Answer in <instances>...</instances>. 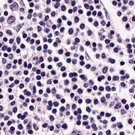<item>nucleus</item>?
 I'll return each instance as SVG.
<instances>
[{
	"mask_svg": "<svg viewBox=\"0 0 135 135\" xmlns=\"http://www.w3.org/2000/svg\"><path fill=\"white\" fill-rule=\"evenodd\" d=\"M119 79V76H114L113 78V80L114 81L117 80Z\"/></svg>",
	"mask_w": 135,
	"mask_h": 135,
	"instance_id": "14",
	"label": "nucleus"
},
{
	"mask_svg": "<svg viewBox=\"0 0 135 135\" xmlns=\"http://www.w3.org/2000/svg\"><path fill=\"white\" fill-rule=\"evenodd\" d=\"M80 77L82 79L84 80L85 81H87V78H85V76L84 75H81L80 76Z\"/></svg>",
	"mask_w": 135,
	"mask_h": 135,
	"instance_id": "10",
	"label": "nucleus"
},
{
	"mask_svg": "<svg viewBox=\"0 0 135 135\" xmlns=\"http://www.w3.org/2000/svg\"><path fill=\"white\" fill-rule=\"evenodd\" d=\"M18 7V4L16 2L13 3V4L10 5V8L12 10L14 11L16 9V8H17Z\"/></svg>",
	"mask_w": 135,
	"mask_h": 135,
	"instance_id": "1",
	"label": "nucleus"
},
{
	"mask_svg": "<svg viewBox=\"0 0 135 135\" xmlns=\"http://www.w3.org/2000/svg\"><path fill=\"white\" fill-rule=\"evenodd\" d=\"M15 20V18L14 16H12L8 17L7 20L8 23L9 24L12 22H14Z\"/></svg>",
	"mask_w": 135,
	"mask_h": 135,
	"instance_id": "2",
	"label": "nucleus"
},
{
	"mask_svg": "<svg viewBox=\"0 0 135 135\" xmlns=\"http://www.w3.org/2000/svg\"><path fill=\"white\" fill-rule=\"evenodd\" d=\"M24 23H23L21 24H18L16 26V31L18 32L20 29L23 26Z\"/></svg>",
	"mask_w": 135,
	"mask_h": 135,
	"instance_id": "3",
	"label": "nucleus"
},
{
	"mask_svg": "<svg viewBox=\"0 0 135 135\" xmlns=\"http://www.w3.org/2000/svg\"><path fill=\"white\" fill-rule=\"evenodd\" d=\"M56 90L55 89V88H53L51 90V94H54V93L56 92Z\"/></svg>",
	"mask_w": 135,
	"mask_h": 135,
	"instance_id": "29",
	"label": "nucleus"
},
{
	"mask_svg": "<svg viewBox=\"0 0 135 135\" xmlns=\"http://www.w3.org/2000/svg\"><path fill=\"white\" fill-rule=\"evenodd\" d=\"M48 103L49 105H48L51 106V107L52 106V102L50 100L48 102Z\"/></svg>",
	"mask_w": 135,
	"mask_h": 135,
	"instance_id": "49",
	"label": "nucleus"
},
{
	"mask_svg": "<svg viewBox=\"0 0 135 135\" xmlns=\"http://www.w3.org/2000/svg\"><path fill=\"white\" fill-rule=\"evenodd\" d=\"M27 113L26 112H24L23 113V114L22 116V117L21 118V119L22 120H23L26 117V116L27 115Z\"/></svg>",
	"mask_w": 135,
	"mask_h": 135,
	"instance_id": "9",
	"label": "nucleus"
},
{
	"mask_svg": "<svg viewBox=\"0 0 135 135\" xmlns=\"http://www.w3.org/2000/svg\"><path fill=\"white\" fill-rule=\"evenodd\" d=\"M33 127L34 128V129L36 131L38 129V127L36 126V124H33Z\"/></svg>",
	"mask_w": 135,
	"mask_h": 135,
	"instance_id": "30",
	"label": "nucleus"
},
{
	"mask_svg": "<svg viewBox=\"0 0 135 135\" xmlns=\"http://www.w3.org/2000/svg\"><path fill=\"white\" fill-rule=\"evenodd\" d=\"M18 127L19 129H21L22 128L23 126L22 124H19L18 125Z\"/></svg>",
	"mask_w": 135,
	"mask_h": 135,
	"instance_id": "44",
	"label": "nucleus"
},
{
	"mask_svg": "<svg viewBox=\"0 0 135 135\" xmlns=\"http://www.w3.org/2000/svg\"><path fill=\"white\" fill-rule=\"evenodd\" d=\"M102 15V12L101 11H99L98 12V16L100 17V18L102 19L103 18V17L102 16H101Z\"/></svg>",
	"mask_w": 135,
	"mask_h": 135,
	"instance_id": "15",
	"label": "nucleus"
},
{
	"mask_svg": "<svg viewBox=\"0 0 135 135\" xmlns=\"http://www.w3.org/2000/svg\"><path fill=\"white\" fill-rule=\"evenodd\" d=\"M106 99L104 97H103L102 98L101 100L102 103H104Z\"/></svg>",
	"mask_w": 135,
	"mask_h": 135,
	"instance_id": "32",
	"label": "nucleus"
},
{
	"mask_svg": "<svg viewBox=\"0 0 135 135\" xmlns=\"http://www.w3.org/2000/svg\"><path fill=\"white\" fill-rule=\"evenodd\" d=\"M92 127L93 128L94 131H97L98 129V128L96 127V125L95 124H93L92 125Z\"/></svg>",
	"mask_w": 135,
	"mask_h": 135,
	"instance_id": "11",
	"label": "nucleus"
},
{
	"mask_svg": "<svg viewBox=\"0 0 135 135\" xmlns=\"http://www.w3.org/2000/svg\"><path fill=\"white\" fill-rule=\"evenodd\" d=\"M38 32H40L41 30V27L39 26L37 27Z\"/></svg>",
	"mask_w": 135,
	"mask_h": 135,
	"instance_id": "58",
	"label": "nucleus"
},
{
	"mask_svg": "<svg viewBox=\"0 0 135 135\" xmlns=\"http://www.w3.org/2000/svg\"><path fill=\"white\" fill-rule=\"evenodd\" d=\"M105 42L106 44H109L110 42V40L108 39H106L105 40Z\"/></svg>",
	"mask_w": 135,
	"mask_h": 135,
	"instance_id": "61",
	"label": "nucleus"
},
{
	"mask_svg": "<svg viewBox=\"0 0 135 135\" xmlns=\"http://www.w3.org/2000/svg\"><path fill=\"white\" fill-rule=\"evenodd\" d=\"M44 30L45 32H46V33H48L50 31L49 29L46 28H45Z\"/></svg>",
	"mask_w": 135,
	"mask_h": 135,
	"instance_id": "33",
	"label": "nucleus"
},
{
	"mask_svg": "<svg viewBox=\"0 0 135 135\" xmlns=\"http://www.w3.org/2000/svg\"><path fill=\"white\" fill-rule=\"evenodd\" d=\"M98 100L97 99H95L94 101V104L95 105L97 104L98 103Z\"/></svg>",
	"mask_w": 135,
	"mask_h": 135,
	"instance_id": "64",
	"label": "nucleus"
},
{
	"mask_svg": "<svg viewBox=\"0 0 135 135\" xmlns=\"http://www.w3.org/2000/svg\"><path fill=\"white\" fill-rule=\"evenodd\" d=\"M17 107H15L13 108L12 111L13 113H16L17 112Z\"/></svg>",
	"mask_w": 135,
	"mask_h": 135,
	"instance_id": "38",
	"label": "nucleus"
},
{
	"mask_svg": "<svg viewBox=\"0 0 135 135\" xmlns=\"http://www.w3.org/2000/svg\"><path fill=\"white\" fill-rule=\"evenodd\" d=\"M133 122V120L132 119H129L128 120V123L129 124H132Z\"/></svg>",
	"mask_w": 135,
	"mask_h": 135,
	"instance_id": "36",
	"label": "nucleus"
},
{
	"mask_svg": "<svg viewBox=\"0 0 135 135\" xmlns=\"http://www.w3.org/2000/svg\"><path fill=\"white\" fill-rule=\"evenodd\" d=\"M108 62H110L112 64H113L115 63V60L114 59H112L111 58H109L108 59Z\"/></svg>",
	"mask_w": 135,
	"mask_h": 135,
	"instance_id": "5",
	"label": "nucleus"
},
{
	"mask_svg": "<svg viewBox=\"0 0 135 135\" xmlns=\"http://www.w3.org/2000/svg\"><path fill=\"white\" fill-rule=\"evenodd\" d=\"M64 107H62L60 108V111L61 112H64Z\"/></svg>",
	"mask_w": 135,
	"mask_h": 135,
	"instance_id": "53",
	"label": "nucleus"
},
{
	"mask_svg": "<svg viewBox=\"0 0 135 135\" xmlns=\"http://www.w3.org/2000/svg\"><path fill=\"white\" fill-rule=\"evenodd\" d=\"M87 32L88 35L89 36H91L92 34V31L90 30L88 31Z\"/></svg>",
	"mask_w": 135,
	"mask_h": 135,
	"instance_id": "25",
	"label": "nucleus"
},
{
	"mask_svg": "<svg viewBox=\"0 0 135 135\" xmlns=\"http://www.w3.org/2000/svg\"><path fill=\"white\" fill-rule=\"evenodd\" d=\"M33 92V93H35L36 92V87L35 86H33L32 88Z\"/></svg>",
	"mask_w": 135,
	"mask_h": 135,
	"instance_id": "35",
	"label": "nucleus"
},
{
	"mask_svg": "<svg viewBox=\"0 0 135 135\" xmlns=\"http://www.w3.org/2000/svg\"><path fill=\"white\" fill-rule=\"evenodd\" d=\"M14 41V39L13 38H11L9 40V42L10 44H12Z\"/></svg>",
	"mask_w": 135,
	"mask_h": 135,
	"instance_id": "55",
	"label": "nucleus"
},
{
	"mask_svg": "<svg viewBox=\"0 0 135 135\" xmlns=\"http://www.w3.org/2000/svg\"><path fill=\"white\" fill-rule=\"evenodd\" d=\"M91 100L90 99H87L86 100V102L88 104H89L91 102Z\"/></svg>",
	"mask_w": 135,
	"mask_h": 135,
	"instance_id": "39",
	"label": "nucleus"
},
{
	"mask_svg": "<svg viewBox=\"0 0 135 135\" xmlns=\"http://www.w3.org/2000/svg\"><path fill=\"white\" fill-rule=\"evenodd\" d=\"M94 25L95 26H98V23L97 21H96L94 22Z\"/></svg>",
	"mask_w": 135,
	"mask_h": 135,
	"instance_id": "60",
	"label": "nucleus"
},
{
	"mask_svg": "<svg viewBox=\"0 0 135 135\" xmlns=\"http://www.w3.org/2000/svg\"><path fill=\"white\" fill-rule=\"evenodd\" d=\"M22 37L23 38H25L27 37V35L26 34L24 33V31L22 32Z\"/></svg>",
	"mask_w": 135,
	"mask_h": 135,
	"instance_id": "24",
	"label": "nucleus"
},
{
	"mask_svg": "<svg viewBox=\"0 0 135 135\" xmlns=\"http://www.w3.org/2000/svg\"><path fill=\"white\" fill-rule=\"evenodd\" d=\"M39 24L41 26H45V23L43 22L42 21H40L39 22Z\"/></svg>",
	"mask_w": 135,
	"mask_h": 135,
	"instance_id": "48",
	"label": "nucleus"
},
{
	"mask_svg": "<svg viewBox=\"0 0 135 135\" xmlns=\"http://www.w3.org/2000/svg\"><path fill=\"white\" fill-rule=\"evenodd\" d=\"M111 132L110 130H108L107 131L106 133L107 135H110L111 134Z\"/></svg>",
	"mask_w": 135,
	"mask_h": 135,
	"instance_id": "46",
	"label": "nucleus"
},
{
	"mask_svg": "<svg viewBox=\"0 0 135 135\" xmlns=\"http://www.w3.org/2000/svg\"><path fill=\"white\" fill-rule=\"evenodd\" d=\"M6 33L7 34L10 35H12V34L11 31L10 30H8L6 31Z\"/></svg>",
	"mask_w": 135,
	"mask_h": 135,
	"instance_id": "21",
	"label": "nucleus"
},
{
	"mask_svg": "<svg viewBox=\"0 0 135 135\" xmlns=\"http://www.w3.org/2000/svg\"><path fill=\"white\" fill-rule=\"evenodd\" d=\"M49 19V16L48 15L46 16L45 18V19L44 20V22H46V21H47Z\"/></svg>",
	"mask_w": 135,
	"mask_h": 135,
	"instance_id": "43",
	"label": "nucleus"
},
{
	"mask_svg": "<svg viewBox=\"0 0 135 135\" xmlns=\"http://www.w3.org/2000/svg\"><path fill=\"white\" fill-rule=\"evenodd\" d=\"M58 52L59 54H61L63 53V50L61 49L59 50L58 51Z\"/></svg>",
	"mask_w": 135,
	"mask_h": 135,
	"instance_id": "52",
	"label": "nucleus"
},
{
	"mask_svg": "<svg viewBox=\"0 0 135 135\" xmlns=\"http://www.w3.org/2000/svg\"><path fill=\"white\" fill-rule=\"evenodd\" d=\"M67 24L69 26H71L72 25V22L70 21H68L67 22Z\"/></svg>",
	"mask_w": 135,
	"mask_h": 135,
	"instance_id": "63",
	"label": "nucleus"
},
{
	"mask_svg": "<svg viewBox=\"0 0 135 135\" xmlns=\"http://www.w3.org/2000/svg\"><path fill=\"white\" fill-rule=\"evenodd\" d=\"M7 46L6 45H4L2 47V50L3 51H4L7 49Z\"/></svg>",
	"mask_w": 135,
	"mask_h": 135,
	"instance_id": "19",
	"label": "nucleus"
},
{
	"mask_svg": "<svg viewBox=\"0 0 135 135\" xmlns=\"http://www.w3.org/2000/svg\"><path fill=\"white\" fill-rule=\"evenodd\" d=\"M66 68L64 66L62 67L61 68L60 70L61 71H65L66 70Z\"/></svg>",
	"mask_w": 135,
	"mask_h": 135,
	"instance_id": "56",
	"label": "nucleus"
},
{
	"mask_svg": "<svg viewBox=\"0 0 135 135\" xmlns=\"http://www.w3.org/2000/svg\"><path fill=\"white\" fill-rule=\"evenodd\" d=\"M78 93L79 94H81L83 92V90L81 88H79L78 90Z\"/></svg>",
	"mask_w": 135,
	"mask_h": 135,
	"instance_id": "18",
	"label": "nucleus"
},
{
	"mask_svg": "<svg viewBox=\"0 0 135 135\" xmlns=\"http://www.w3.org/2000/svg\"><path fill=\"white\" fill-rule=\"evenodd\" d=\"M88 118V116L86 115H84L83 117V120H86Z\"/></svg>",
	"mask_w": 135,
	"mask_h": 135,
	"instance_id": "42",
	"label": "nucleus"
},
{
	"mask_svg": "<svg viewBox=\"0 0 135 135\" xmlns=\"http://www.w3.org/2000/svg\"><path fill=\"white\" fill-rule=\"evenodd\" d=\"M85 27V25L84 24H81L80 25V28L81 29H84Z\"/></svg>",
	"mask_w": 135,
	"mask_h": 135,
	"instance_id": "50",
	"label": "nucleus"
},
{
	"mask_svg": "<svg viewBox=\"0 0 135 135\" xmlns=\"http://www.w3.org/2000/svg\"><path fill=\"white\" fill-rule=\"evenodd\" d=\"M72 81L73 82H75L77 81V79L76 78H74L72 79Z\"/></svg>",
	"mask_w": 135,
	"mask_h": 135,
	"instance_id": "62",
	"label": "nucleus"
},
{
	"mask_svg": "<svg viewBox=\"0 0 135 135\" xmlns=\"http://www.w3.org/2000/svg\"><path fill=\"white\" fill-rule=\"evenodd\" d=\"M61 10L62 11H64L66 9V7L64 5H63L61 7Z\"/></svg>",
	"mask_w": 135,
	"mask_h": 135,
	"instance_id": "28",
	"label": "nucleus"
},
{
	"mask_svg": "<svg viewBox=\"0 0 135 135\" xmlns=\"http://www.w3.org/2000/svg\"><path fill=\"white\" fill-rule=\"evenodd\" d=\"M79 17L77 16L75 17L74 21L76 23H78L79 21Z\"/></svg>",
	"mask_w": 135,
	"mask_h": 135,
	"instance_id": "16",
	"label": "nucleus"
},
{
	"mask_svg": "<svg viewBox=\"0 0 135 135\" xmlns=\"http://www.w3.org/2000/svg\"><path fill=\"white\" fill-rule=\"evenodd\" d=\"M16 42L18 44H19L20 43V38L19 37H17L16 38Z\"/></svg>",
	"mask_w": 135,
	"mask_h": 135,
	"instance_id": "22",
	"label": "nucleus"
},
{
	"mask_svg": "<svg viewBox=\"0 0 135 135\" xmlns=\"http://www.w3.org/2000/svg\"><path fill=\"white\" fill-rule=\"evenodd\" d=\"M60 4L59 3H57L55 4L54 5V7L55 8H57L60 6Z\"/></svg>",
	"mask_w": 135,
	"mask_h": 135,
	"instance_id": "20",
	"label": "nucleus"
},
{
	"mask_svg": "<svg viewBox=\"0 0 135 135\" xmlns=\"http://www.w3.org/2000/svg\"><path fill=\"white\" fill-rule=\"evenodd\" d=\"M121 107V103L119 102H118L115 105L114 108L115 109H118L120 108Z\"/></svg>",
	"mask_w": 135,
	"mask_h": 135,
	"instance_id": "4",
	"label": "nucleus"
},
{
	"mask_svg": "<svg viewBox=\"0 0 135 135\" xmlns=\"http://www.w3.org/2000/svg\"><path fill=\"white\" fill-rule=\"evenodd\" d=\"M31 123L30 122H29L26 126V128L27 129H30L31 128Z\"/></svg>",
	"mask_w": 135,
	"mask_h": 135,
	"instance_id": "6",
	"label": "nucleus"
},
{
	"mask_svg": "<svg viewBox=\"0 0 135 135\" xmlns=\"http://www.w3.org/2000/svg\"><path fill=\"white\" fill-rule=\"evenodd\" d=\"M24 94L28 96H30L31 95L29 91H27L26 89H25L24 91Z\"/></svg>",
	"mask_w": 135,
	"mask_h": 135,
	"instance_id": "7",
	"label": "nucleus"
},
{
	"mask_svg": "<svg viewBox=\"0 0 135 135\" xmlns=\"http://www.w3.org/2000/svg\"><path fill=\"white\" fill-rule=\"evenodd\" d=\"M89 85H93L94 84V82L92 80H90L89 81Z\"/></svg>",
	"mask_w": 135,
	"mask_h": 135,
	"instance_id": "45",
	"label": "nucleus"
},
{
	"mask_svg": "<svg viewBox=\"0 0 135 135\" xmlns=\"http://www.w3.org/2000/svg\"><path fill=\"white\" fill-rule=\"evenodd\" d=\"M91 67V65L90 64H88L86 66V69H90Z\"/></svg>",
	"mask_w": 135,
	"mask_h": 135,
	"instance_id": "59",
	"label": "nucleus"
},
{
	"mask_svg": "<svg viewBox=\"0 0 135 135\" xmlns=\"http://www.w3.org/2000/svg\"><path fill=\"white\" fill-rule=\"evenodd\" d=\"M98 46L100 50H102V45L101 44H99L98 45Z\"/></svg>",
	"mask_w": 135,
	"mask_h": 135,
	"instance_id": "37",
	"label": "nucleus"
},
{
	"mask_svg": "<svg viewBox=\"0 0 135 135\" xmlns=\"http://www.w3.org/2000/svg\"><path fill=\"white\" fill-rule=\"evenodd\" d=\"M37 85L39 87H41L42 85V84L40 81H38L37 82Z\"/></svg>",
	"mask_w": 135,
	"mask_h": 135,
	"instance_id": "51",
	"label": "nucleus"
},
{
	"mask_svg": "<svg viewBox=\"0 0 135 135\" xmlns=\"http://www.w3.org/2000/svg\"><path fill=\"white\" fill-rule=\"evenodd\" d=\"M77 60L76 59H73L72 60V63L74 64H75L77 62Z\"/></svg>",
	"mask_w": 135,
	"mask_h": 135,
	"instance_id": "54",
	"label": "nucleus"
},
{
	"mask_svg": "<svg viewBox=\"0 0 135 135\" xmlns=\"http://www.w3.org/2000/svg\"><path fill=\"white\" fill-rule=\"evenodd\" d=\"M64 84L65 85H67L69 84V82L68 80H66L64 81Z\"/></svg>",
	"mask_w": 135,
	"mask_h": 135,
	"instance_id": "34",
	"label": "nucleus"
},
{
	"mask_svg": "<svg viewBox=\"0 0 135 135\" xmlns=\"http://www.w3.org/2000/svg\"><path fill=\"white\" fill-rule=\"evenodd\" d=\"M73 30L72 28H70L68 32L69 34L71 35L73 33Z\"/></svg>",
	"mask_w": 135,
	"mask_h": 135,
	"instance_id": "17",
	"label": "nucleus"
},
{
	"mask_svg": "<svg viewBox=\"0 0 135 135\" xmlns=\"http://www.w3.org/2000/svg\"><path fill=\"white\" fill-rule=\"evenodd\" d=\"M61 127L62 128H63L66 129L67 128V126L66 123H65L64 124H62L61 126Z\"/></svg>",
	"mask_w": 135,
	"mask_h": 135,
	"instance_id": "26",
	"label": "nucleus"
},
{
	"mask_svg": "<svg viewBox=\"0 0 135 135\" xmlns=\"http://www.w3.org/2000/svg\"><path fill=\"white\" fill-rule=\"evenodd\" d=\"M105 89L108 91H111V88L109 86H107L105 88Z\"/></svg>",
	"mask_w": 135,
	"mask_h": 135,
	"instance_id": "27",
	"label": "nucleus"
},
{
	"mask_svg": "<svg viewBox=\"0 0 135 135\" xmlns=\"http://www.w3.org/2000/svg\"><path fill=\"white\" fill-rule=\"evenodd\" d=\"M86 110L89 113H90L91 111L90 108L89 107H87L86 109Z\"/></svg>",
	"mask_w": 135,
	"mask_h": 135,
	"instance_id": "31",
	"label": "nucleus"
},
{
	"mask_svg": "<svg viewBox=\"0 0 135 135\" xmlns=\"http://www.w3.org/2000/svg\"><path fill=\"white\" fill-rule=\"evenodd\" d=\"M11 64H9L7 65L6 66V68L7 69H9L11 67Z\"/></svg>",
	"mask_w": 135,
	"mask_h": 135,
	"instance_id": "40",
	"label": "nucleus"
},
{
	"mask_svg": "<svg viewBox=\"0 0 135 135\" xmlns=\"http://www.w3.org/2000/svg\"><path fill=\"white\" fill-rule=\"evenodd\" d=\"M83 124L84 126H87L88 124L89 123L88 122L84 121L83 122Z\"/></svg>",
	"mask_w": 135,
	"mask_h": 135,
	"instance_id": "57",
	"label": "nucleus"
},
{
	"mask_svg": "<svg viewBox=\"0 0 135 135\" xmlns=\"http://www.w3.org/2000/svg\"><path fill=\"white\" fill-rule=\"evenodd\" d=\"M127 113V111L124 109H122L121 110V113L122 114H126Z\"/></svg>",
	"mask_w": 135,
	"mask_h": 135,
	"instance_id": "23",
	"label": "nucleus"
},
{
	"mask_svg": "<svg viewBox=\"0 0 135 135\" xmlns=\"http://www.w3.org/2000/svg\"><path fill=\"white\" fill-rule=\"evenodd\" d=\"M108 69V67L107 66L104 67L103 69V73L105 74L107 71Z\"/></svg>",
	"mask_w": 135,
	"mask_h": 135,
	"instance_id": "12",
	"label": "nucleus"
},
{
	"mask_svg": "<svg viewBox=\"0 0 135 135\" xmlns=\"http://www.w3.org/2000/svg\"><path fill=\"white\" fill-rule=\"evenodd\" d=\"M105 77L103 75H102L98 77V80L99 81H101L102 80H103L104 79Z\"/></svg>",
	"mask_w": 135,
	"mask_h": 135,
	"instance_id": "8",
	"label": "nucleus"
},
{
	"mask_svg": "<svg viewBox=\"0 0 135 135\" xmlns=\"http://www.w3.org/2000/svg\"><path fill=\"white\" fill-rule=\"evenodd\" d=\"M84 6L87 9H89L90 7L89 4H85L84 5Z\"/></svg>",
	"mask_w": 135,
	"mask_h": 135,
	"instance_id": "47",
	"label": "nucleus"
},
{
	"mask_svg": "<svg viewBox=\"0 0 135 135\" xmlns=\"http://www.w3.org/2000/svg\"><path fill=\"white\" fill-rule=\"evenodd\" d=\"M117 126L119 128H122L123 127V125L120 122H118L117 123Z\"/></svg>",
	"mask_w": 135,
	"mask_h": 135,
	"instance_id": "13",
	"label": "nucleus"
},
{
	"mask_svg": "<svg viewBox=\"0 0 135 135\" xmlns=\"http://www.w3.org/2000/svg\"><path fill=\"white\" fill-rule=\"evenodd\" d=\"M55 107H56L58 106L59 104L58 103L56 102H55L53 103Z\"/></svg>",
	"mask_w": 135,
	"mask_h": 135,
	"instance_id": "41",
	"label": "nucleus"
}]
</instances>
